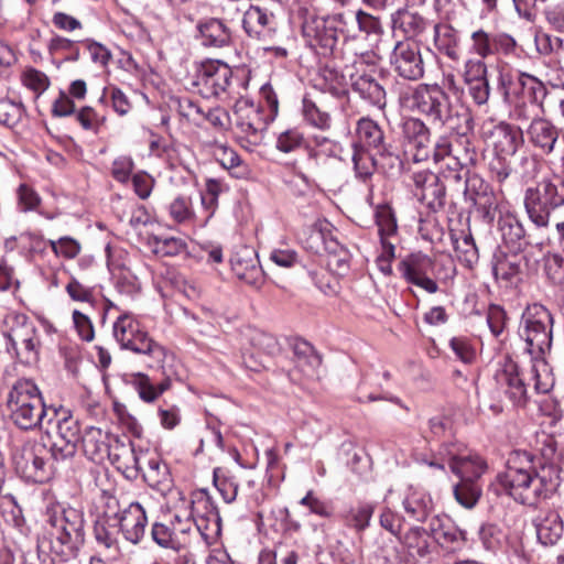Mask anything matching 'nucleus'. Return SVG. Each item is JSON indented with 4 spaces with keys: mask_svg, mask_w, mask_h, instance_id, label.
Masks as SVG:
<instances>
[{
    "mask_svg": "<svg viewBox=\"0 0 564 564\" xmlns=\"http://www.w3.org/2000/svg\"><path fill=\"white\" fill-rule=\"evenodd\" d=\"M185 503L186 509L183 512L176 511L169 523L152 524L151 538L159 546L178 553L191 549L199 536L207 539V533L196 522V517L205 518L213 525L215 533H219L221 518L217 506L206 491H200Z\"/></svg>",
    "mask_w": 564,
    "mask_h": 564,
    "instance_id": "1",
    "label": "nucleus"
},
{
    "mask_svg": "<svg viewBox=\"0 0 564 564\" xmlns=\"http://www.w3.org/2000/svg\"><path fill=\"white\" fill-rule=\"evenodd\" d=\"M553 324L551 312L539 303L528 305L519 323L518 335L524 343V352L531 358V373L538 393H547L552 387L544 357L552 347Z\"/></svg>",
    "mask_w": 564,
    "mask_h": 564,
    "instance_id": "2",
    "label": "nucleus"
},
{
    "mask_svg": "<svg viewBox=\"0 0 564 564\" xmlns=\"http://www.w3.org/2000/svg\"><path fill=\"white\" fill-rule=\"evenodd\" d=\"M408 108L422 116L440 130L467 133L473 130L471 113L463 105L454 104L449 95L437 84H420L405 97Z\"/></svg>",
    "mask_w": 564,
    "mask_h": 564,
    "instance_id": "3",
    "label": "nucleus"
},
{
    "mask_svg": "<svg viewBox=\"0 0 564 564\" xmlns=\"http://www.w3.org/2000/svg\"><path fill=\"white\" fill-rule=\"evenodd\" d=\"M84 523V513L79 509L58 501L48 502L39 547H47L61 561L75 558L85 541Z\"/></svg>",
    "mask_w": 564,
    "mask_h": 564,
    "instance_id": "4",
    "label": "nucleus"
},
{
    "mask_svg": "<svg viewBox=\"0 0 564 564\" xmlns=\"http://www.w3.org/2000/svg\"><path fill=\"white\" fill-rule=\"evenodd\" d=\"M496 480L516 501L529 506L546 498L552 491L551 484L535 471L533 456L525 451L511 452L506 470Z\"/></svg>",
    "mask_w": 564,
    "mask_h": 564,
    "instance_id": "5",
    "label": "nucleus"
},
{
    "mask_svg": "<svg viewBox=\"0 0 564 564\" xmlns=\"http://www.w3.org/2000/svg\"><path fill=\"white\" fill-rule=\"evenodd\" d=\"M496 480L516 501L529 506L546 498L552 491L551 484L535 471L533 456L525 451L511 452L506 470Z\"/></svg>",
    "mask_w": 564,
    "mask_h": 564,
    "instance_id": "6",
    "label": "nucleus"
},
{
    "mask_svg": "<svg viewBox=\"0 0 564 564\" xmlns=\"http://www.w3.org/2000/svg\"><path fill=\"white\" fill-rule=\"evenodd\" d=\"M8 409L12 422L21 430L43 429L51 414L41 393L31 380H19L8 395Z\"/></svg>",
    "mask_w": 564,
    "mask_h": 564,
    "instance_id": "7",
    "label": "nucleus"
},
{
    "mask_svg": "<svg viewBox=\"0 0 564 564\" xmlns=\"http://www.w3.org/2000/svg\"><path fill=\"white\" fill-rule=\"evenodd\" d=\"M112 335L122 349L148 357V366L159 367L165 358V349L154 341L131 313H121L112 325Z\"/></svg>",
    "mask_w": 564,
    "mask_h": 564,
    "instance_id": "8",
    "label": "nucleus"
},
{
    "mask_svg": "<svg viewBox=\"0 0 564 564\" xmlns=\"http://www.w3.org/2000/svg\"><path fill=\"white\" fill-rule=\"evenodd\" d=\"M3 334L8 339V351L23 362L37 360L40 339L34 323L23 313L10 312L3 321Z\"/></svg>",
    "mask_w": 564,
    "mask_h": 564,
    "instance_id": "9",
    "label": "nucleus"
},
{
    "mask_svg": "<svg viewBox=\"0 0 564 564\" xmlns=\"http://www.w3.org/2000/svg\"><path fill=\"white\" fill-rule=\"evenodd\" d=\"M564 205V182L543 178L524 193V207L529 219L539 228L549 226L552 210Z\"/></svg>",
    "mask_w": 564,
    "mask_h": 564,
    "instance_id": "10",
    "label": "nucleus"
},
{
    "mask_svg": "<svg viewBox=\"0 0 564 564\" xmlns=\"http://www.w3.org/2000/svg\"><path fill=\"white\" fill-rule=\"evenodd\" d=\"M546 94L544 84L527 73H520L505 89L506 100L513 105L511 116L516 121L529 120L542 105Z\"/></svg>",
    "mask_w": 564,
    "mask_h": 564,
    "instance_id": "11",
    "label": "nucleus"
},
{
    "mask_svg": "<svg viewBox=\"0 0 564 564\" xmlns=\"http://www.w3.org/2000/svg\"><path fill=\"white\" fill-rule=\"evenodd\" d=\"M449 138L441 135L433 149V160L453 173L455 181L463 178L462 171L468 170L477 162V152L466 133Z\"/></svg>",
    "mask_w": 564,
    "mask_h": 564,
    "instance_id": "12",
    "label": "nucleus"
},
{
    "mask_svg": "<svg viewBox=\"0 0 564 564\" xmlns=\"http://www.w3.org/2000/svg\"><path fill=\"white\" fill-rule=\"evenodd\" d=\"M105 516L115 521L123 538L138 544L145 535L148 518L144 508L137 501L130 502L126 508H119V501L113 496L106 498Z\"/></svg>",
    "mask_w": 564,
    "mask_h": 564,
    "instance_id": "13",
    "label": "nucleus"
},
{
    "mask_svg": "<svg viewBox=\"0 0 564 564\" xmlns=\"http://www.w3.org/2000/svg\"><path fill=\"white\" fill-rule=\"evenodd\" d=\"M307 158L304 166L293 164L295 175L304 183L306 188L312 186V175H319L325 171L329 161L338 159L340 145L322 134L313 135L306 143Z\"/></svg>",
    "mask_w": 564,
    "mask_h": 564,
    "instance_id": "14",
    "label": "nucleus"
},
{
    "mask_svg": "<svg viewBox=\"0 0 564 564\" xmlns=\"http://www.w3.org/2000/svg\"><path fill=\"white\" fill-rule=\"evenodd\" d=\"M270 121V117L263 115L262 107L256 105L251 99L240 98L236 101L234 106L235 127L240 138L246 139L249 144L261 143Z\"/></svg>",
    "mask_w": 564,
    "mask_h": 564,
    "instance_id": "15",
    "label": "nucleus"
},
{
    "mask_svg": "<svg viewBox=\"0 0 564 564\" xmlns=\"http://www.w3.org/2000/svg\"><path fill=\"white\" fill-rule=\"evenodd\" d=\"M302 34L311 47L319 48L321 54H330L337 45L338 37L328 15H318L315 9L301 7Z\"/></svg>",
    "mask_w": 564,
    "mask_h": 564,
    "instance_id": "16",
    "label": "nucleus"
},
{
    "mask_svg": "<svg viewBox=\"0 0 564 564\" xmlns=\"http://www.w3.org/2000/svg\"><path fill=\"white\" fill-rule=\"evenodd\" d=\"M55 420V440L51 446V456L55 460H64L73 457L77 451L80 440V427L78 420L66 412L51 410L45 425H51Z\"/></svg>",
    "mask_w": 564,
    "mask_h": 564,
    "instance_id": "17",
    "label": "nucleus"
},
{
    "mask_svg": "<svg viewBox=\"0 0 564 564\" xmlns=\"http://www.w3.org/2000/svg\"><path fill=\"white\" fill-rule=\"evenodd\" d=\"M231 77L232 70L226 63L207 59L197 66L193 86L204 98L219 97L226 93Z\"/></svg>",
    "mask_w": 564,
    "mask_h": 564,
    "instance_id": "18",
    "label": "nucleus"
},
{
    "mask_svg": "<svg viewBox=\"0 0 564 564\" xmlns=\"http://www.w3.org/2000/svg\"><path fill=\"white\" fill-rule=\"evenodd\" d=\"M46 455L47 449L43 444L24 446L14 456L15 468L25 479L43 484L53 475L52 464L46 459Z\"/></svg>",
    "mask_w": 564,
    "mask_h": 564,
    "instance_id": "19",
    "label": "nucleus"
},
{
    "mask_svg": "<svg viewBox=\"0 0 564 564\" xmlns=\"http://www.w3.org/2000/svg\"><path fill=\"white\" fill-rule=\"evenodd\" d=\"M399 270L408 282L426 292L433 294L438 291V273L435 262L429 256L421 252L409 254L400 262Z\"/></svg>",
    "mask_w": 564,
    "mask_h": 564,
    "instance_id": "20",
    "label": "nucleus"
},
{
    "mask_svg": "<svg viewBox=\"0 0 564 564\" xmlns=\"http://www.w3.org/2000/svg\"><path fill=\"white\" fill-rule=\"evenodd\" d=\"M390 65L400 77L408 80H417L424 75L420 46L410 40L395 43L390 55Z\"/></svg>",
    "mask_w": 564,
    "mask_h": 564,
    "instance_id": "21",
    "label": "nucleus"
},
{
    "mask_svg": "<svg viewBox=\"0 0 564 564\" xmlns=\"http://www.w3.org/2000/svg\"><path fill=\"white\" fill-rule=\"evenodd\" d=\"M517 47L516 39L506 32L489 33L478 29L470 34L469 51L477 56L476 58L482 61L496 54L513 55Z\"/></svg>",
    "mask_w": 564,
    "mask_h": 564,
    "instance_id": "22",
    "label": "nucleus"
},
{
    "mask_svg": "<svg viewBox=\"0 0 564 564\" xmlns=\"http://www.w3.org/2000/svg\"><path fill=\"white\" fill-rule=\"evenodd\" d=\"M499 389L516 406H522L528 400L525 379L519 365L508 358L495 376Z\"/></svg>",
    "mask_w": 564,
    "mask_h": 564,
    "instance_id": "23",
    "label": "nucleus"
},
{
    "mask_svg": "<svg viewBox=\"0 0 564 564\" xmlns=\"http://www.w3.org/2000/svg\"><path fill=\"white\" fill-rule=\"evenodd\" d=\"M413 194L430 208H438L444 205L445 186L441 183L436 173L429 170L413 171Z\"/></svg>",
    "mask_w": 564,
    "mask_h": 564,
    "instance_id": "24",
    "label": "nucleus"
},
{
    "mask_svg": "<svg viewBox=\"0 0 564 564\" xmlns=\"http://www.w3.org/2000/svg\"><path fill=\"white\" fill-rule=\"evenodd\" d=\"M489 138L495 155L498 158H511L516 155L524 144L523 131L508 122L500 121L489 131Z\"/></svg>",
    "mask_w": 564,
    "mask_h": 564,
    "instance_id": "25",
    "label": "nucleus"
},
{
    "mask_svg": "<svg viewBox=\"0 0 564 564\" xmlns=\"http://www.w3.org/2000/svg\"><path fill=\"white\" fill-rule=\"evenodd\" d=\"M561 129L545 118H532L525 129L529 143L543 155L555 151Z\"/></svg>",
    "mask_w": 564,
    "mask_h": 564,
    "instance_id": "26",
    "label": "nucleus"
},
{
    "mask_svg": "<svg viewBox=\"0 0 564 564\" xmlns=\"http://www.w3.org/2000/svg\"><path fill=\"white\" fill-rule=\"evenodd\" d=\"M242 28L248 36L265 42L275 32L276 18L267 8L250 6L243 13Z\"/></svg>",
    "mask_w": 564,
    "mask_h": 564,
    "instance_id": "27",
    "label": "nucleus"
},
{
    "mask_svg": "<svg viewBox=\"0 0 564 564\" xmlns=\"http://www.w3.org/2000/svg\"><path fill=\"white\" fill-rule=\"evenodd\" d=\"M430 530L435 542L448 553L459 552L466 546V531L459 529L449 520L444 521L435 518L430 523Z\"/></svg>",
    "mask_w": 564,
    "mask_h": 564,
    "instance_id": "28",
    "label": "nucleus"
},
{
    "mask_svg": "<svg viewBox=\"0 0 564 564\" xmlns=\"http://www.w3.org/2000/svg\"><path fill=\"white\" fill-rule=\"evenodd\" d=\"M538 541L545 545H555L563 536L564 522L556 510L542 509L532 520Z\"/></svg>",
    "mask_w": 564,
    "mask_h": 564,
    "instance_id": "29",
    "label": "nucleus"
},
{
    "mask_svg": "<svg viewBox=\"0 0 564 564\" xmlns=\"http://www.w3.org/2000/svg\"><path fill=\"white\" fill-rule=\"evenodd\" d=\"M144 481L163 496L176 495L185 502L182 492L173 489L172 477L169 467L158 456L147 457L145 468H142Z\"/></svg>",
    "mask_w": 564,
    "mask_h": 564,
    "instance_id": "30",
    "label": "nucleus"
},
{
    "mask_svg": "<svg viewBox=\"0 0 564 564\" xmlns=\"http://www.w3.org/2000/svg\"><path fill=\"white\" fill-rule=\"evenodd\" d=\"M82 446L88 459L100 464L110 455V434L100 427L89 426L82 436Z\"/></svg>",
    "mask_w": 564,
    "mask_h": 564,
    "instance_id": "31",
    "label": "nucleus"
},
{
    "mask_svg": "<svg viewBox=\"0 0 564 564\" xmlns=\"http://www.w3.org/2000/svg\"><path fill=\"white\" fill-rule=\"evenodd\" d=\"M351 86L362 99L369 104L382 109L386 106V90L377 82L373 75L368 73H359L357 68L356 74L350 75Z\"/></svg>",
    "mask_w": 564,
    "mask_h": 564,
    "instance_id": "32",
    "label": "nucleus"
},
{
    "mask_svg": "<svg viewBox=\"0 0 564 564\" xmlns=\"http://www.w3.org/2000/svg\"><path fill=\"white\" fill-rule=\"evenodd\" d=\"M356 134L359 142V149L373 150L377 154L387 153L384 133L381 127L368 117L360 118L357 122Z\"/></svg>",
    "mask_w": 564,
    "mask_h": 564,
    "instance_id": "33",
    "label": "nucleus"
},
{
    "mask_svg": "<svg viewBox=\"0 0 564 564\" xmlns=\"http://www.w3.org/2000/svg\"><path fill=\"white\" fill-rule=\"evenodd\" d=\"M198 39L205 47H225L231 42L229 28L218 19H207L197 24Z\"/></svg>",
    "mask_w": 564,
    "mask_h": 564,
    "instance_id": "34",
    "label": "nucleus"
},
{
    "mask_svg": "<svg viewBox=\"0 0 564 564\" xmlns=\"http://www.w3.org/2000/svg\"><path fill=\"white\" fill-rule=\"evenodd\" d=\"M230 265L239 280L254 288L261 285L263 273L256 256H252L250 252L246 256L237 253L230 259Z\"/></svg>",
    "mask_w": 564,
    "mask_h": 564,
    "instance_id": "35",
    "label": "nucleus"
},
{
    "mask_svg": "<svg viewBox=\"0 0 564 564\" xmlns=\"http://www.w3.org/2000/svg\"><path fill=\"white\" fill-rule=\"evenodd\" d=\"M447 464L459 481H477L486 468L484 460L477 455H453Z\"/></svg>",
    "mask_w": 564,
    "mask_h": 564,
    "instance_id": "36",
    "label": "nucleus"
},
{
    "mask_svg": "<svg viewBox=\"0 0 564 564\" xmlns=\"http://www.w3.org/2000/svg\"><path fill=\"white\" fill-rule=\"evenodd\" d=\"M460 39L458 31L449 24L434 26V45L436 50L454 62L460 58Z\"/></svg>",
    "mask_w": 564,
    "mask_h": 564,
    "instance_id": "37",
    "label": "nucleus"
},
{
    "mask_svg": "<svg viewBox=\"0 0 564 564\" xmlns=\"http://www.w3.org/2000/svg\"><path fill=\"white\" fill-rule=\"evenodd\" d=\"M392 29L400 31L408 40L417 36L426 29V20L408 8L397 10L391 15Z\"/></svg>",
    "mask_w": 564,
    "mask_h": 564,
    "instance_id": "38",
    "label": "nucleus"
},
{
    "mask_svg": "<svg viewBox=\"0 0 564 564\" xmlns=\"http://www.w3.org/2000/svg\"><path fill=\"white\" fill-rule=\"evenodd\" d=\"M402 505L405 513L419 522H424L432 510L430 495L421 489L410 488Z\"/></svg>",
    "mask_w": 564,
    "mask_h": 564,
    "instance_id": "39",
    "label": "nucleus"
},
{
    "mask_svg": "<svg viewBox=\"0 0 564 564\" xmlns=\"http://www.w3.org/2000/svg\"><path fill=\"white\" fill-rule=\"evenodd\" d=\"M293 352L295 367L306 377L315 376L322 359L313 346L305 340H296Z\"/></svg>",
    "mask_w": 564,
    "mask_h": 564,
    "instance_id": "40",
    "label": "nucleus"
},
{
    "mask_svg": "<svg viewBox=\"0 0 564 564\" xmlns=\"http://www.w3.org/2000/svg\"><path fill=\"white\" fill-rule=\"evenodd\" d=\"M499 230L505 245L511 252H519L527 246L523 225L513 216H507L499 220Z\"/></svg>",
    "mask_w": 564,
    "mask_h": 564,
    "instance_id": "41",
    "label": "nucleus"
},
{
    "mask_svg": "<svg viewBox=\"0 0 564 564\" xmlns=\"http://www.w3.org/2000/svg\"><path fill=\"white\" fill-rule=\"evenodd\" d=\"M454 251L458 261L466 268L471 269L479 260L478 249L475 239L469 231H460L452 235Z\"/></svg>",
    "mask_w": 564,
    "mask_h": 564,
    "instance_id": "42",
    "label": "nucleus"
},
{
    "mask_svg": "<svg viewBox=\"0 0 564 564\" xmlns=\"http://www.w3.org/2000/svg\"><path fill=\"white\" fill-rule=\"evenodd\" d=\"M399 542L411 556L424 557L430 553V534L422 527L410 528L399 536Z\"/></svg>",
    "mask_w": 564,
    "mask_h": 564,
    "instance_id": "43",
    "label": "nucleus"
},
{
    "mask_svg": "<svg viewBox=\"0 0 564 564\" xmlns=\"http://www.w3.org/2000/svg\"><path fill=\"white\" fill-rule=\"evenodd\" d=\"M132 386L142 401L153 403L162 393L170 389L171 379L166 377L159 384H154L149 376L139 372L133 375Z\"/></svg>",
    "mask_w": 564,
    "mask_h": 564,
    "instance_id": "44",
    "label": "nucleus"
},
{
    "mask_svg": "<svg viewBox=\"0 0 564 564\" xmlns=\"http://www.w3.org/2000/svg\"><path fill=\"white\" fill-rule=\"evenodd\" d=\"M522 257L518 252L506 254L500 252L495 256L492 272L496 279L509 281L521 272Z\"/></svg>",
    "mask_w": 564,
    "mask_h": 564,
    "instance_id": "45",
    "label": "nucleus"
},
{
    "mask_svg": "<svg viewBox=\"0 0 564 564\" xmlns=\"http://www.w3.org/2000/svg\"><path fill=\"white\" fill-rule=\"evenodd\" d=\"M147 455L138 454L133 446L122 448V453L116 455L117 468L121 470L127 478H137L139 473L142 471L143 463L147 460Z\"/></svg>",
    "mask_w": 564,
    "mask_h": 564,
    "instance_id": "46",
    "label": "nucleus"
},
{
    "mask_svg": "<svg viewBox=\"0 0 564 564\" xmlns=\"http://www.w3.org/2000/svg\"><path fill=\"white\" fill-rule=\"evenodd\" d=\"M375 219L378 226L380 241L389 240L397 235L398 224L393 209L389 204H379L375 209Z\"/></svg>",
    "mask_w": 564,
    "mask_h": 564,
    "instance_id": "47",
    "label": "nucleus"
},
{
    "mask_svg": "<svg viewBox=\"0 0 564 564\" xmlns=\"http://www.w3.org/2000/svg\"><path fill=\"white\" fill-rule=\"evenodd\" d=\"M375 507L370 503H360L356 507H351L343 516L344 523L355 529L358 532L365 531L372 518Z\"/></svg>",
    "mask_w": 564,
    "mask_h": 564,
    "instance_id": "48",
    "label": "nucleus"
},
{
    "mask_svg": "<svg viewBox=\"0 0 564 564\" xmlns=\"http://www.w3.org/2000/svg\"><path fill=\"white\" fill-rule=\"evenodd\" d=\"M171 218L177 224H197L198 214L193 209L189 197L176 196L167 206Z\"/></svg>",
    "mask_w": 564,
    "mask_h": 564,
    "instance_id": "49",
    "label": "nucleus"
},
{
    "mask_svg": "<svg viewBox=\"0 0 564 564\" xmlns=\"http://www.w3.org/2000/svg\"><path fill=\"white\" fill-rule=\"evenodd\" d=\"M327 15L338 39L339 35L347 40L356 39V11L343 10Z\"/></svg>",
    "mask_w": 564,
    "mask_h": 564,
    "instance_id": "50",
    "label": "nucleus"
},
{
    "mask_svg": "<svg viewBox=\"0 0 564 564\" xmlns=\"http://www.w3.org/2000/svg\"><path fill=\"white\" fill-rule=\"evenodd\" d=\"M513 162L512 173L520 177L521 180H530L533 178L539 169V160L536 155L530 153L528 150H524L520 153H517L512 156Z\"/></svg>",
    "mask_w": 564,
    "mask_h": 564,
    "instance_id": "51",
    "label": "nucleus"
},
{
    "mask_svg": "<svg viewBox=\"0 0 564 564\" xmlns=\"http://www.w3.org/2000/svg\"><path fill=\"white\" fill-rule=\"evenodd\" d=\"M456 501L466 509H473L481 497V487L477 481H459L454 486Z\"/></svg>",
    "mask_w": 564,
    "mask_h": 564,
    "instance_id": "52",
    "label": "nucleus"
},
{
    "mask_svg": "<svg viewBox=\"0 0 564 564\" xmlns=\"http://www.w3.org/2000/svg\"><path fill=\"white\" fill-rule=\"evenodd\" d=\"M213 481L226 503L236 500L239 484L234 476L227 475L221 468H215Z\"/></svg>",
    "mask_w": 564,
    "mask_h": 564,
    "instance_id": "53",
    "label": "nucleus"
},
{
    "mask_svg": "<svg viewBox=\"0 0 564 564\" xmlns=\"http://www.w3.org/2000/svg\"><path fill=\"white\" fill-rule=\"evenodd\" d=\"M107 267L110 274L131 270V259L127 250L119 247H106Z\"/></svg>",
    "mask_w": 564,
    "mask_h": 564,
    "instance_id": "54",
    "label": "nucleus"
},
{
    "mask_svg": "<svg viewBox=\"0 0 564 564\" xmlns=\"http://www.w3.org/2000/svg\"><path fill=\"white\" fill-rule=\"evenodd\" d=\"M50 248L56 257L68 260L75 259L82 251L80 242L69 236H63L57 240L50 239Z\"/></svg>",
    "mask_w": 564,
    "mask_h": 564,
    "instance_id": "55",
    "label": "nucleus"
},
{
    "mask_svg": "<svg viewBox=\"0 0 564 564\" xmlns=\"http://www.w3.org/2000/svg\"><path fill=\"white\" fill-rule=\"evenodd\" d=\"M359 33L379 37L382 33V24L379 18L361 10L356 11V39Z\"/></svg>",
    "mask_w": 564,
    "mask_h": 564,
    "instance_id": "56",
    "label": "nucleus"
},
{
    "mask_svg": "<svg viewBox=\"0 0 564 564\" xmlns=\"http://www.w3.org/2000/svg\"><path fill=\"white\" fill-rule=\"evenodd\" d=\"M352 162L356 175L361 180H367L375 172L376 161L368 150L359 149L355 145Z\"/></svg>",
    "mask_w": 564,
    "mask_h": 564,
    "instance_id": "57",
    "label": "nucleus"
},
{
    "mask_svg": "<svg viewBox=\"0 0 564 564\" xmlns=\"http://www.w3.org/2000/svg\"><path fill=\"white\" fill-rule=\"evenodd\" d=\"M24 115V107L21 102L2 98L0 99V123L14 127Z\"/></svg>",
    "mask_w": 564,
    "mask_h": 564,
    "instance_id": "58",
    "label": "nucleus"
},
{
    "mask_svg": "<svg viewBox=\"0 0 564 564\" xmlns=\"http://www.w3.org/2000/svg\"><path fill=\"white\" fill-rule=\"evenodd\" d=\"M306 141L303 133L297 129H286L279 133L275 142V148L283 152L290 153L293 152L303 145L306 147Z\"/></svg>",
    "mask_w": 564,
    "mask_h": 564,
    "instance_id": "59",
    "label": "nucleus"
},
{
    "mask_svg": "<svg viewBox=\"0 0 564 564\" xmlns=\"http://www.w3.org/2000/svg\"><path fill=\"white\" fill-rule=\"evenodd\" d=\"M303 116L310 124L316 128L326 130L330 127V116L306 98L303 99Z\"/></svg>",
    "mask_w": 564,
    "mask_h": 564,
    "instance_id": "60",
    "label": "nucleus"
},
{
    "mask_svg": "<svg viewBox=\"0 0 564 564\" xmlns=\"http://www.w3.org/2000/svg\"><path fill=\"white\" fill-rule=\"evenodd\" d=\"M20 238L25 242V248L32 261H37L45 257L50 247V240L32 232L22 234Z\"/></svg>",
    "mask_w": 564,
    "mask_h": 564,
    "instance_id": "61",
    "label": "nucleus"
},
{
    "mask_svg": "<svg viewBox=\"0 0 564 564\" xmlns=\"http://www.w3.org/2000/svg\"><path fill=\"white\" fill-rule=\"evenodd\" d=\"M478 536L485 550L495 552L500 547L503 534L498 525L485 523L479 528Z\"/></svg>",
    "mask_w": 564,
    "mask_h": 564,
    "instance_id": "62",
    "label": "nucleus"
},
{
    "mask_svg": "<svg viewBox=\"0 0 564 564\" xmlns=\"http://www.w3.org/2000/svg\"><path fill=\"white\" fill-rule=\"evenodd\" d=\"M492 191L490 185L477 174L467 176L465 182L464 196L466 202L471 204L476 202L480 196L486 195Z\"/></svg>",
    "mask_w": 564,
    "mask_h": 564,
    "instance_id": "63",
    "label": "nucleus"
},
{
    "mask_svg": "<svg viewBox=\"0 0 564 564\" xmlns=\"http://www.w3.org/2000/svg\"><path fill=\"white\" fill-rule=\"evenodd\" d=\"M22 83L37 96L43 94L50 86V79L46 74L32 67L26 68L22 73Z\"/></svg>",
    "mask_w": 564,
    "mask_h": 564,
    "instance_id": "64",
    "label": "nucleus"
}]
</instances>
